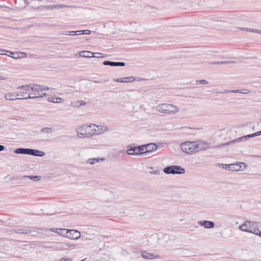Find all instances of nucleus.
Returning <instances> with one entry per match:
<instances>
[{
  "mask_svg": "<svg viewBox=\"0 0 261 261\" xmlns=\"http://www.w3.org/2000/svg\"><path fill=\"white\" fill-rule=\"evenodd\" d=\"M45 152L42 151H39L37 149H34V156H43L45 155Z\"/></svg>",
  "mask_w": 261,
  "mask_h": 261,
  "instance_id": "nucleus-27",
  "label": "nucleus"
},
{
  "mask_svg": "<svg viewBox=\"0 0 261 261\" xmlns=\"http://www.w3.org/2000/svg\"><path fill=\"white\" fill-rule=\"evenodd\" d=\"M0 53H2L1 54H3V55H6L5 54H4V53H3L4 52H1V51H0Z\"/></svg>",
  "mask_w": 261,
  "mask_h": 261,
  "instance_id": "nucleus-54",
  "label": "nucleus"
},
{
  "mask_svg": "<svg viewBox=\"0 0 261 261\" xmlns=\"http://www.w3.org/2000/svg\"><path fill=\"white\" fill-rule=\"evenodd\" d=\"M67 237L70 239L77 240L81 237L80 231L73 229H68L67 231Z\"/></svg>",
  "mask_w": 261,
  "mask_h": 261,
  "instance_id": "nucleus-9",
  "label": "nucleus"
},
{
  "mask_svg": "<svg viewBox=\"0 0 261 261\" xmlns=\"http://www.w3.org/2000/svg\"><path fill=\"white\" fill-rule=\"evenodd\" d=\"M60 261H71V259L69 257L62 258Z\"/></svg>",
  "mask_w": 261,
  "mask_h": 261,
  "instance_id": "nucleus-38",
  "label": "nucleus"
},
{
  "mask_svg": "<svg viewBox=\"0 0 261 261\" xmlns=\"http://www.w3.org/2000/svg\"><path fill=\"white\" fill-rule=\"evenodd\" d=\"M4 149H5L4 146H3L2 145H0V151L4 150Z\"/></svg>",
  "mask_w": 261,
  "mask_h": 261,
  "instance_id": "nucleus-43",
  "label": "nucleus"
},
{
  "mask_svg": "<svg viewBox=\"0 0 261 261\" xmlns=\"http://www.w3.org/2000/svg\"><path fill=\"white\" fill-rule=\"evenodd\" d=\"M18 89H23L25 91H30V90H33V87L31 86V85H23L21 86H19L17 88Z\"/></svg>",
  "mask_w": 261,
  "mask_h": 261,
  "instance_id": "nucleus-26",
  "label": "nucleus"
},
{
  "mask_svg": "<svg viewBox=\"0 0 261 261\" xmlns=\"http://www.w3.org/2000/svg\"><path fill=\"white\" fill-rule=\"evenodd\" d=\"M150 173L151 174H159V173H160V171L157 170H155V171H151Z\"/></svg>",
  "mask_w": 261,
  "mask_h": 261,
  "instance_id": "nucleus-41",
  "label": "nucleus"
},
{
  "mask_svg": "<svg viewBox=\"0 0 261 261\" xmlns=\"http://www.w3.org/2000/svg\"><path fill=\"white\" fill-rule=\"evenodd\" d=\"M42 211V209H41L40 210V212L39 211H37L36 210V213H35V215H41V212Z\"/></svg>",
  "mask_w": 261,
  "mask_h": 261,
  "instance_id": "nucleus-42",
  "label": "nucleus"
},
{
  "mask_svg": "<svg viewBox=\"0 0 261 261\" xmlns=\"http://www.w3.org/2000/svg\"><path fill=\"white\" fill-rule=\"evenodd\" d=\"M23 182H25L27 181V180L28 179H30L31 180L33 179V176L30 175V176H23L20 177V178Z\"/></svg>",
  "mask_w": 261,
  "mask_h": 261,
  "instance_id": "nucleus-29",
  "label": "nucleus"
},
{
  "mask_svg": "<svg viewBox=\"0 0 261 261\" xmlns=\"http://www.w3.org/2000/svg\"><path fill=\"white\" fill-rule=\"evenodd\" d=\"M9 53H11L12 55H13V56H12V57L14 59L22 58L26 57V54L22 52L12 53L9 51Z\"/></svg>",
  "mask_w": 261,
  "mask_h": 261,
  "instance_id": "nucleus-20",
  "label": "nucleus"
},
{
  "mask_svg": "<svg viewBox=\"0 0 261 261\" xmlns=\"http://www.w3.org/2000/svg\"><path fill=\"white\" fill-rule=\"evenodd\" d=\"M22 2H24L25 4H26L27 5H28L29 4V2H28L27 0H21Z\"/></svg>",
  "mask_w": 261,
  "mask_h": 261,
  "instance_id": "nucleus-45",
  "label": "nucleus"
},
{
  "mask_svg": "<svg viewBox=\"0 0 261 261\" xmlns=\"http://www.w3.org/2000/svg\"><path fill=\"white\" fill-rule=\"evenodd\" d=\"M49 89L48 87H44L39 85L34 84V98L38 97H42L47 95L46 93L43 92L44 90Z\"/></svg>",
  "mask_w": 261,
  "mask_h": 261,
  "instance_id": "nucleus-5",
  "label": "nucleus"
},
{
  "mask_svg": "<svg viewBox=\"0 0 261 261\" xmlns=\"http://www.w3.org/2000/svg\"><path fill=\"white\" fill-rule=\"evenodd\" d=\"M254 32L261 34V30H255V29Z\"/></svg>",
  "mask_w": 261,
  "mask_h": 261,
  "instance_id": "nucleus-44",
  "label": "nucleus"
},
{
  "mask_svg": "<svg viewBox=\"0 0 261 261\" xmlns=\"http://www.w3.org/2000/svg\"><path fill=\"white\" fill-rule=\"evenodd\" d=\"M210 147L207 143L201 141H186L180 144V148L184 152L188 154H193L200 151L205 150Z\"/></svg>",
  "mask_w": 261,
  "mask_h": 261,
  "instance_id": "nucleus-1",
  "label": "nucleus"
},
{
  "mask_svg": "<svg viewBox=\"0 0 261 261\" xmlns=\"http://www.w3.org/2000/svg\"><path fill=\"white\" fill-rule=\"evenodd\" d=\"M142 256L145 259H153L158 257V255L152 253H149L146 251H143L142 252Z\"/></svg>",
  "mask_w": 261,
  "mask_h": 261,
  "instance_id": "nucleus-17",
  "label": "nucleus"
},
{
  "mask_svg": "<svg viewBox=\"0 0 261 261\" xmlns=\"http://www.w3.org/2000/svg\"><path fill=\"white\" fill-rule=\"evenodd\" d=\"M146 144L140 145L139 146H137L138 149V152L140 153V155L144 154L147 155L146 152Z\"/></svg>",
  "mask_w": 261,
  "mask_h": 261,
  "instance_id": "nucleus-21",
  "label": "nucleus"
},
{
  "mask_svg": "<svg viewBox=\"0 0 261 261\" xmlns=\"http://www.w3.org/2000/svg\"><path fill=\"white\" fill-rule=\"evenodd\" d=\"M239 29H240V30H242V31H246L251 32H254V30H255V29H250V28H239Z\"/></svg>",
  "mask_w": 261,
  "mask_h": 261,
  "instance_id": "nucleus-34",
  "label": "nucleus"
},
{
  "mask_svg": "<svg viewBox=\"0 0 261 261\" xmlns=\"http://www.w3.org/2000/svg\"><path fill=\"white\" fill-rule=\"evenodd\" d=\"M94 128L93 127V124L89 125L86 124H83L77 129L78 136L80 135L85 137H90L94 136Z\"/></svg>",
  "mask_w": 261,
  "mask_h": 261,
  "instance_id": "nucleus-4",
  "label": "nucleus"
},
{
  "mask_svg": "<svg viewBox=\"0 0 261 261\" xmlns=\"http://www.w3.org/2000/svg\"><path fill=\"white\" fill-rule=\"evenodd\" d=\"M93 57H95V58H99V56H98V55H96V56H93Z\"/></svg>",
  "mask_w": 261,
  "mask_h": 261,
  "instance_id": "nucleus-51",
  "label": "nucleus"
},
{
  "mask_svg": "<svg viewBox=\"0 0 261 261\" xmlns=\"http://www.w3.org/2000/svg\"><path fill=\"white\" fill-rule=\"evenodd\" d=\"M45 230L46 231L50 230L53 232L58 233V232L59 231V230H60V228H50V229H46Z\"/></svg>",
  "mask_w": 261,
  "mask_h": 261,
  "instance_id": "nucleus-35",
  "label": "nucleus"
},
{
  "mask_svg": "<svg viewBox=\"0 0 261 261\" xmlns=\"http://www.w3.org/2000/svg\"><path fill=\"white\" fill-rule=\"evenodd\" d=\"M41 131L45 133H50L53 132V129L50 127H44L41 129Z\"/></svg>",
  "mask_w": 261,
  "mask_h": 261,
  "instance_id": "nucleus-30",
  "label": "nucleus"
},
{
  "mask_svg": "<svg viewBox=\"0 0 261 261\" xmlns=\"http://www.w3.org/2000/svg\"><path fill=\"white\" fill-rule=\"evenodd\" d=\"M243 92L241 90H225L224 92H221L222 93H226V92H234V93H245V94H247V93H249V90H246V89H244L243 90Z\"/></svg>",
  "mask_w": 261,
  "mask_h": 261,
  "instance_id": "nucleus-24",
  "label": "nucleus"
},
{
  "mask_svg": "<svg viewBox=\"0 0 261 261\" xmlns=\"http://www.w3.org/2000/svg\"><path fill=\"white\" fill-rule=\"evenodd\" d=\"M15 232L19 233H28L31 232V230H24L22 229H17L15 230Z\"/></svg>",
  "mask_w": 261,
  "mask_h": 261,
  "instance_id": "nucleus-33",
  "label": "nucleus"
},
{
  "mask_svg": "<svg viewBox=\"0 0 261 261\" xmlns=\"http://www.w3.org/2000/svg\"><path fill=\"white\" fill-rule=\"evenodd\" d=\"M231 166L234 167L235 165H231Z\"/></svg>",
  "mask_w": 261,
  "mask_h": 261,
  "instance_id": "nucleus-55",
  "label": "nucleus"
},
{
  "mask_svg": "<svg viewBox=\"0 0 261 261\" xmlns=\"http://www.w3.org/2000/svg\"><path fill=\"white\" fill-rule=\"evenodd\" d=\"M0 51L1 52H6L7 51L4 50V49H0ZM2 53H0V54H1Z\"/></svg>",
  "mask_w": 261,
  "mask_h": 261,
  "instance_id": "nucleus-48",
  "label": "nucleus"
},
{
  "mask_svg": "<svg viewBox=\"0 0 261 261\" xmlns=\"http://www.w3.org/2000/svg\"><path fill=\"white\" fill-rule=\"evenodd\" d=\"M94 135H100L108 130V127L105 125H100L93 124Z\"/></svg>",
  "mask_w": 261,
  "mask_h": 261,
  "instance_id": "nucleus-7",
  "label": "nucleus"
},
{
  "mask_svg": "<svg viewBox=\"0 0 261 261\" xmlns=\"http://www.w3.org/2000/svg\"><path fill=\"white\" fill-rule=\"evenodd\" d=\"M197 83L201 84H206L207 83V82L204 80L198 81Z\"/></svg>",
  "mask_w": 261,
  "mask_h": 261,
  "instance_id": "nucleus-37",
  "label": "nucleus"
},
{
  "mask_svg": "<svg viewBox=\"0 0 261 261\" xmlns=\"http://www.w3.org/2000/svg\"><path fill=\"white\" fill-rule=\"evenodd\" d=\"M198 224L202 226H204L205 228H211L214 227V223L209 221H199Z\"/></svg>",
  "mask_w": 261,
  "mask_h": 261,
  "instance_id": "nucleus-18",
  "label": "nucleus"
},
{
  "mask_svg": "<svg viewBox=\"0 0 261 261\" xmlns=\"http://www.w3.org/2000/svg\"><path fill=\"white\" fill-rule=\"evenodd\" d=\"M80 32V34L89 35L91 33V31L89 30H84V31H75V33Z\"/></svg>",
  "mask_w": 261,
  "mask_h": 261,
  "instance_id": "nucleus-32",
  "label": "nucleus"
},
{
  "mask_svg": "<svg viewBox=\"0 0 261 261\" xmlns=\"http://www.w3.org/2000/svg\"><path fill=\"white\" fill-rule=\"evenodd\" d=\"M135 78L134 76H128L122 78H118L114 80V81L116 82L120 83L133 82L135 81Z\"/></svg>",
  "mask_w": 261,
  "mask_h": 261,
  "instance_id": "nucleus-13",
  "label": "nucleus"
},
{
  "mask_svg": "<svg viewBox=\"0 0 261 261\" xmlns=\"http://www.w3.org/2000/svg\"><path fill=\"white\" fill-rule=\"evenodd\" d=\"M155 110L158 112L167 114H174L179 111L178 107L169 103L160 104L155 107Z\"/></svg>",
  "mask_w": 261,
  "mask_h": 261,
  "instance_id": "nucleus-2",
  "label": "nucleus"
},
{
  "mask_svg": "<svg viewBox=\"0 0 261 261\" xmlns=\"http://www.w3.org/2000/svg\"><path fill=\"white\" fill-rule=\"evenodd\" d=\"M138 149L137 146L130 147L127 149L126 153L130 155H140V153L138 152Z\"/></svg>",
  "mask_w": 261,
  "mask_h": 261,
  "instance_id": "nucleus-19",
  "label": "nucleus"
},
{
  "mask_svg": "<svg viewBox=\"0 0 261 261\" xmlns=\"http://www.w3.org/2000/svg\"><path fill=\"white\" fill-rule=\"evenodd\" d=\"M236 166H237V168L234 169V170H239V167H238V166L237 165H236Z\"/></svg>",
  "mask_w": 261,
  "mask_h": 261,
  "instance_id": "nucleus-50",
  "label": "nucleus"
},
{
  "mask_svg": "<svg viewBox=\"0 0 261 261\" xmlns=\"http://www.w3.org/2000/svg\"><path fill=\"white\" fill-rule=\"evenodd\" d=\"M257 135H261V130L257 132Z\"/></svg>",
  "mask_w": 261,
  "mask_h": 261,
  "instance_id": "nucleus-49",
  "label": "nucleus"
},
{
  "mask_svg": "<svg viewBox=\"0 0 261 261\" xmlns=\"http://www.w3.org/2000/svg\"><path fill=\"white\" fill-rule=\"evenodd\" d=\"M259 236L260 237H261V231H260V232H259Z\"/></svg>",
  "mask_w": 261,
  "mask_h": 261,
  "instance_id": "nucleus-52",
  "label": "nucleus"
},
{
  "mask_svg": "<svg viewBox=\"0 0 261 261\" xmlns=\"http://www.w3.org/2000/svg\"><path fill=\"white\" fill-rule=\"evenodd\" d=\"M65 245H66V246L68 247H72V246H73V245H71V244H67V243L65 244Z\"/></svg>",
  "mask_w": 261,
  "mask_h": 261,
  "instance_id": "nucleus-46",
  "label": "nucleus"
},
{
  "mask_svg": "<svg viewBox=\"0 0 261 261\" xmlns=\"http://www.w3.org/2000/svg\"><path fill=\"white\" fill-rule=\"evenodd\" d=\"M146 154L155 151L158 149V146L155 143H149L146 144Z\"/></svg>",
  "mask_w": 261,
  "mask_h": 261,
  "instance_id": "nucleus-15",
  "label": "nucleus"
},
{
  "mask_svg": "<svg viewBox=\"0 0 261 261\" xmlns=\"http://www.w3.org/2000/svg\"><path fill=\"white\" fill-rule=\"evenodd\" d=\"M75 33V34H76V35H79V34H80V32Z\"/></svg>",
  "mask_w": 261,
  "mask_h": 261,
  "instance_id": "nucleus-53",
  "label": "nucleus"
},
{
  "mask_svg": "<svg viewBox=\"0 0 261 261\" xmlns=\"http://www.w3.org/2000/svg\"><path fill=\"white\" fill-rule=\"evenodd\" d=\"M108 81L107 80H105L104 81V82H100L99 81H92L91 82L93 83H103V84H105L106 82H107Z\"/></svg>",
  "mask_w": 261,
  "mask_h": 261,
  "instance_id": "nucleus-39",
  "label": "nucleus"
},
{
  "mask_svg": "<svg viewBox=\"0 0 261 261\" xmlns=\"http://www.w3.org/2000/svg\"><path fill=\"white\" fill-rule=\"evenodd\" d=\"M233 63H234V61H223V62H216L213 63V64H232Z\"/></svg>",
  "mask_w": 261,
  "mask_h": 261,
  "instance_id": "nucleus-31",
  "label": "nucleus"
},
{
  "mask_svg": "<svg viewBox=\"0 0 261 261\" xmlns=\"http://www.w3.org/2000/svg\"><path fill=\"white\" fill-rule=\"evenodd\" d=\"M67 230L68 229H66L60 228V230H59L58 234H59V235L67 237V235L68 233L67 232Z\"/></svg>",
  "mask_w": 261,
  "mask_h": 261,
  "instance_id": "nucleus-28",
  "label": "nucleus"
},
{
  "mask_svg": "<svg viewBox=\"0 0 261 261\" xmlns=\"http://www.w3.org/2000/svg\"><path fill=\"white\" fill-rule=\"evenodd\" d=\"M105 65H110L112 66H125V63L122 62H112L109 61H105L103 62Z\"/></svg>",
  "mask_w": 261,
  "mask_h": 261,
  "instance_id": "nucleus-16",
  "label": "nucleus"
},
{
  "mask_svg": "<svg viewBox=\"0 0 261 261\" xmlns=\"http://www.w3.org/2000/svg\"><path fill=\"white\" fill-rule=\"evenodd\" d=\"M256 136H258L257 135V132L256 133H253L252 134H250V135H246V136H242L241 137H240V138H238V139H235L233 141H230L229 142H227L226 143V144H223L222 145V146H224L225 145H228V144H231V143H236V142H238L239 141H244L246 138H252V137H256Z\"/></svg>",
  "mask_w": 261,
  "mask_h": 261,
  "instance_id": "nucleus-10",
  "label": "nucleus"
},
{
  "mask_svg": "<svg viewBox=\"0 0 261 261\" xmlns=\"http://www.w3.org/2000/svg\"><path fill=\"white\" fill-rule=\"evenodd\" d=\"M75 32H74V31H66V32H61V33L63 35H73L74 33H75Z\"/></svg>",
  "mask_w": 261,
  "mask_h": 261,
  "instance_id": "nucleus-36",
  "label": "nucleus"
},
{
  "mask_svg": "<svg viewBox=\"0 0 261 261\" xmlns=\"http://www.w3.org/2000/svg\"><path fill=\"white\" fill-rule=\"evenodd\" d=\"M72 6H68L64 4H58V5H49V6H44L38 7V8L40 9H47V10H53L55 9H62V8H70Z\"/></svg>",
  "mask_w": 261,
  "mask_h": 261,
  "instance_id": "nucleus-8",
  "label": "nucleus"
},
{
  "mask_svg": "<svg viewBox=\"0 0 261 261\" xmlns=\"http://www.w3.org/2000/svg\"><path fill=\"white\" fill-rule=\"evenodd\" d=\"M0 79L1 80H5L6 77L4 76H0Z\"/></svg>",
  "mask_w": 261,
  "mask_h": 261,
  "instance_id": "nucleus-47",
  "label": "nucleus"
},
{
  "mask_svg": "<svg viewBox=\"0 0 261 261\" xmlns=\"http://www.w3.org/2000/svg\"><path fill=\"white\" fill-rule=\"evenodd\" d=\"M103 161L105 160L104 158L97 159V158H92L89 159L88 161V163L90 164L91 165H93L95 162H98L99 161Z\"/></svg>",
  "mask_w": 261,
  "mask_h": 261,
  "instance_id": "nucleus-25",
  "label": "nucleus"
},
{
  "mask_svg": "<svg viewBox=\"0 0 261 261\" xmlns=\"http://www.w3.org/2000/svg\"><path fill=\"white\" fill-rule=\"evenodd\" d=\"M20 96L19 93H7L5 95V98L8 100H15L18 99V96Z\"/></svg>",
  "mask_w": 261,
  "mask_h": 261,
  "instance_id": "nucleus-12",
  "label": "nucleus"
},
{
  "mask_svg": "<svg viewBox=\"0 0 261 261\" xmlns=\"http://www.w3.org/2000/svg\"><path fill=\"white\" fill-rule=\"evenodd\" d=\"M239 228L242 231L253 233L258 236L260 232L258 228L257 223L249 221H245L244 224L240 226Z\"/></svg>",
  "mask_w": 261,
  "mask_h": 261,
  "instance_id": "nucleus-3",
  "label": "nucleus"
},
{
  "mask_svg": "<svg viewBox=\"0 0 261 261\" xmlns=\"http://www.w3.org/2000/svg\"><path fill=\"white\" fill-rule=\"evenodd\" d=\"M48 100L50 102L57 103L62 102L63 101V100L62 98L55 96H51L48 97Z\"/></svg>",
  "mask_w": 261,
  "mask_h": 261,
  "instance_id": "nucleus-22",
  "label": "nucleus"
},
{
  "mask_svg": "<svg viewBox=\"0 0 261 261\" xmlns=\"http://www.w3.org/2000/svg\"><path fill=\"white\" fill-rule=\"evenodd\" d=\"M14 152L17 154H26L33 155V149L20 148L16 149Z\"/></svg>",
  "mask_w": 261,
  "mask_h": 261,
  "instance_id": "nucleus-11",
  "label": "nucleus"
},
{
  "mask_svg": "<svg viewBox=\"0 0 261 261\" xmlns=\"http://www.w3.org/2000/svg\"><path fill=\"white\" fill-rule=\"evenodd\" d=\"M41 178V177L39 176H34V181H38Z\"/></svg>",
  "mask_w": 261,
  "mask_h": 261,
  "instance_id": "nucleus-40",
  "label": "nucleus"
},
{
  "mask_svg": "<svg viewBox=\"0 0 261 261\" xmlns=\"http://www.w3.org/2000/svg\"><path fill=\"white\" fill-rule=\"evenodd\" d=\"M93 55H101L100 53H92L89 51H81L79 52L80 56L84 58H92L93 57Z\"/></svg>",
  "mask_w": 261,
  "mask_h": 261,
  "instance_id": "nucleus-14",
  "label": "nucleus"
},
{
  "mask_svg": "<svg viewBox=\"0 0 261 261\" xmlns=\"http://www.w3.org/2000/svg\"><path fill=\"white\" fill-rule=\"evenodd\" d=\"M164 172L166 174H182L185 173V170L180 166H170L165 167Z\"/></svg>",
  "mask_w": 261,
  "mask_h": 261,
  "instance_id": "nucleus-6",
  "label": "nucleus"
},
{
  "mask_svg": "<svg viewBox=\"0 0 261 261\" xmlns=\"http://www.w3.org/2000/svg\"><path fill=\"white\" fill-rule=\"evenodd\" d=\"M20 97H18V99H27L28 98H32L33 97H31L30 94H28L27 92H22L20 93Z\"/></svg>",
  "mask_w": 261,
  "mask_h": 261,
  "instance_id": "nucleus-23",
  "label": "nucleus"
}]
</instances>
